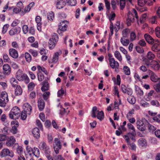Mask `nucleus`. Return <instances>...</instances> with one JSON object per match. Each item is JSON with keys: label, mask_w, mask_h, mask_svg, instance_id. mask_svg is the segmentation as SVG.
I'll list each match as a JSON object with an SVG mask.
<instances>
[{"label": "nucleus", "mask_w": 160, "mask_h": 160, "mask_svg": "<svg viewBox=\"0 0 160 160\" xmlns=\"http://www.w3.org/2000/svg\"><path fill=\"white\" fill-rule=\"evenodd\" d=\"M135 17L137 20L138 18L137 12L135 9H133L131 13L129 12L128 14V18L126 20V23L127 26L131 25V23L134 22V18Z\"/></svg>", "instance_id": "obj_1"}, {"label": "nucleus", "mask_w": 160, "mask_h": 160, "mask_svg": "<svg viewBox=\"0 0 160 160\" xmlns=\"http://www.w3.org/2000/svg\"><path fill=\"white\" fill-rule=\"evenodd\" d=\"M21 111L19 108L16 106L14 107L11 110L9 115V118L13 119H17L20 116Z\"/></svg>", "instance_id": "obj_2"}, {"label": "nucleus", "mask_w": 160, "mask_h": 160, "mask_svg": "<svg viewBox=\"0 0 160 160\" xmlns=\"http://www.w3.org/2000/svg\"><path fill=\"white\" fill-rule=\"evenodd\" d=\"M92 118H96L100 121H102L104 118V112L102 111H99L97 110L96 107H94L92 108Z\"/></svg>", "instance_id": "obj_3"}, {"label": "nucleus", "mask_w": 160, "mask_h": 160, "mask_svg": "<svg viewBox=\"0 0 160 160\" xmlns=\"http://www.w3.org/2000/svg\"><path fill=\"white\" fill-rule=\"evenodd\" d=\"M58 40V35L56 33H53L52 35V37L49 39V47L50 49H52L55 48Z\"/></svg>", "instance_id": "obj_4"}, {"label": "nucleus", "mask_w": 160, "mask_h": 160, "mask_svg": "<svg viewBox=\"0 0 160 160\" xmlns=\"http://www.w3.org/2000/svg\"><path fill=\"white\" fill-rule=\"evenodd\" d=\"M142 57L143 63L148 65L149 64L148 60H152L154 59L155 58V55L152 52L150 51L147 54V58L143 55H142Z\"/></svg>", "instance_id": "obj_5"}, {"label": "nucleus", "mask_w": 160, "mask_h": 160, "mask_svg": "<svg viewBox=\"0 0 160 160\" xmlns=\"http://www.w3.org/2000/svg\"><path fill=\"white\" fill-rule=\"evenodd\" d=\"M68 24V22L66 20H64L60 22L58 25V29L57 30L58 33H59V31L64 32L66 31Z\"/></svg>", "instance_id": "obj_6"}, {"label": "nucleus", "mask_w": 160, "mask_h": 160, "mask_svg": "<svg viewBox=\"0 0 160 160\" xmlns=\"http://www.w3.org/2000/svg\"><path fill=\"white\" fill-rule=\"evenodd\" d=\"M39 148L40 150L44 151L46 155L50 154L51 152L50 151V148L45 142H41L39 144Z\"/></svg>", "instance_id": "obj_7"}, {"label": "nucleus", "mask_w": 160, "mask_h": 160, "mask_svg": "<svg viewBox=\"0 0 160 160\" xmlns=\"http://www.w3.org/2000/svg\"><path fill=\"white\" fill-rule=\"evenodd\" d=\"M62 145L61 142L58 138H55L54 139V144L53 148L56 154L59 153V151L61 149Z\"/></svg>", "instance_id": "obj_8"}, {"label": "nucleus", "mask_w": 160, "mask_h": 160, "mask_svg": "<svg viewBox=\"0 0 160 160\" xmlns=\"http://www.w3.org/2000/svg\"><path fill=\"white\" fill-rule=\"evenodd\" d=\"M136 135L135 132H132L131 133H128L127 135H124L123 137L125 139L128 144H130V138L133 141H135V136Z\"/></svg>", "instance_id": "obj_9"}, {"label": "nucleus", "mask_w": 160, "mask_h": 160, "mask_svg": "<svg viewBox=\"0 0 160 160\" xmlns=\"http://www.w3.org/2000/svg\"><path fill=\"white\" fill-rule=\"evenodd\" d=\"M1 155L2 157L8 156L12 158L14 156V154L12 151L10 150L7 148H4L1 151Z\"/></svg>", "instance_id": "obj_10"}, {"label": "nucleus", "mask_w": 160, "mask_h": 160, "mask_svg": "<svg viewBox=\"0 0 160 160\" xmlns=\"http://www.w3.org/2000/svg\"><path fill=\"white\" fill-rule=\"evenodd\" d=\"M109 61L110 67L112 69H115V72L118 71L119 66L118 62L116 61L114 58L109 59Z\"/></svg>", "instance_id": "obj_11"}, {"label": "nucleus", "mask_w": 160, "mask_h": 160, "mask_svg": "<svg viewBox=\"0 0 160 160\" xmlns=\"http://www.w3.org/2000/svg\"><path fill=\"white\" fill-rule=\"evenodd\" d=\"M152 44V49L153 51L158 52L160 51V42L159 40H155Z\"/></svg>", "instance_id": "obj_12"}, {"label": "nucleus", "mask_w": 160, "mask_h": 160, "mask_svg": "<svg viewBox=\"0 0 160 160\" xmlns=\"http://www.w3.org/2000/svg\"><path fill=\"white\" fill-rule=\"evenodd\" d=\"M55 2L56 8L59 9L63 8L66 4L65 1L64 0H55Z\"/></svg>", "instance_id": "obj_13"}, {"label": "nucleus", "mask_w": 160, "mask_h": 160, "mask_svg": "<svg viewBox=\"0 0 160 160\" xmlns=\"http://www.w3.org/2000/svg\"><path fill=\"white\" fill-rule=\"evenodd\" d=\"M25 76L23 72L20 69L18 70L16 73V78L20 81H23Z\"/></svg>", "instance_id": "obj_14"}, {"label": "nucleus", "mask_w": 160, "mask_h": 160, "mask_svg": "<svg viewBox=\"0 0 160 160\" xmlns=\"http://www.w3.org/2000/svg\"><path fill=\"white\" fill-rule=\"evenodd\" d=\"M23 108L24 111L27 113L28 115H30L32 111V107L28 103H26L23 104Z\"/></svg>", "instance_id": "obj_15"}, {"label": "nucleus", "mask_w": 160, "mask_h": 160, "mask_svg": "<svg viewBox=\"0 0 160 160\" xmlns=\"http://www.w3.org/2000/svg\"><path fill=\"white\" fill-rule=\"evenodd\" d=\"M16 142V140L13 136L8 137L6 142V145L8 147L13 146Z\"/></svg>", "instance_id": "obj_16"}, {"label": "nucleus", "mask_w": 160, "mask_h": 160, "mask_svg": "<svg viewBox=\"0 0 160 160\" xmlns=\"http://www.w3.org/2000/svg\"><path fill=\"white\" fill-rule=\"evenodd\" d=\"M21 32V28L19 27L12 28L9 31V34L13 36L19 34Z\"/></svg>", "instance_id": "obj_17"}, {"label": "nucleus", "mask_w": 160, "mask_h": 160, "mask_svg": "<svg viewBox=\"0 0 160 160\" xmlns=\"http://www.w3.org/2000/svg\"><path fill=\"white\" fill-rule=\"evenodd\" d=\"M3 72L5 75H9L11 72L10 66L8 64H5L3 66Z\"/></svg>", "instance_id": "obj_18"}, {"label": "nucleus", "mask_w": 160, "mask_h": 160, "mask_svg": "<svg viewBox=\"0 0 160 160\" xmlns=\"http://www.w3.org/2000/svg\"><path fill=\"white\" fill-rule=\"evenodd\" d=\"M38 103L39 110L42 111L45 107V104L44 101L42 99H39L38 100Z\"/></svg>", "instance_id": "obj_19"}, {"label": "nucleus", "mask_w": 160, "mask_h": 160, "mask_svg": "<svg viewBox=\"0 0 160 160\" xmlns=\"http://www.w3.org/2000/svg\"><path fill=\"white\" fill-rule=\"evenodd\" d=\"M42 18L40 16H37L35 18V21L37 23V29L39 31H40L41 30V26L42 23L41 22V21Z\"/></svg>", "instance_id": "obj_20"}, {"label": "nucleus", "mask_w": 160, "mask_h": 160, "mask_svg": "<svg viewBox=\"0 0 160 160\" xmlns=\"http://www.w3.org/2000/svg\"><path fill=\"white\" fill-rule=\"evenodd\" d=\"M9 54L13 58H16L18 57V52L14 49H10L9 50Z\"/></svg>", "instance_id": "obj_21"}, {"label": "nucleus", "mask_w": 160, "mask_h": 160, "mask_svg": "<svg viewBox=\"0 0 160 160\" xmlns=\"http://www.w3.org/2000/svg\"><path fill=\"white\" fill-rule=\"evenodd\" d=\"M144 37L147 42L150 44H152L154 41L155 40L148 33L145 34L144 35Z\"/></svg>", "instance_id": "obj_22"}, {"label": "nucleus", "mask_w": 160, "mask_h": 160, "mask_svg": "<svg viewBox=\"0 0 160 160\" xmlns=\"http://www.w3.org/2000/svg\"><path fill=\"white\" fill-rule=\"evenodd\" d=\"M62 53L61 51L55 52L53 56L52 60V62L54 63H56L58 60L59 56L61 55Z\"/></svg>", "instance_id": "obj_23"}, {"label": "nucleus", "mask_w": 160, "mask_h": 160, "mask_svg": "<svg viewBox=\"0 0 160 160\" xmlns=\"http://www.w3.org/2000/svg\"><path fill=\"white\" fill-rule=\"evenodd\" d=\"M32 133L33 136L36 138L38 139L40 138L39 130L38 128H36L33 129L32 131Z\"/></svg>", "instance_id": "obj_24"}, {"label": "nucleus", "mask_w": 160, "mask_h": 160, "mask_svg": "<svg viewBox=\"0 0 160 160\" xmlns=\"http://www.w3.org/2000/svg\"><path fill=\"white\" fill-rule=\"evenodd\" d=\"M148 126L145 125L144 126L141 124V131L142 132V133H141V137H144L147 134V132L146 131L147 128Z\"/></svg>", "instance_id": "obj_25"}, {"label": "nucleus", "mask_w": 160, "mask_h": 160, "mask_svg": "<svg viewBox=\"0 0 160 160\" xmlns=\"http://www.w3.org/2000/svg\"><path fill=\"white\" fill-rule=\"evenodd\" d=\"M16 88L14 90V93L16 96H19L21 95L22 92V89L19 85L16 87Z\"/></svg>", "instance_id": "obj_26"}, {"label": "nucleus", "mask_w": 160, "mask_h": 160, "mask_svg": "<svg viewBox=\"0 0 160 160\" xmlns=\"http://www.w3.org/2000/svg\"><path fill=\"white\" fill-rule=\"evenodd\" d=\"M15 125L14 126H12L11 129V132L13 134H15L18 132V129L17 128L18 126L19 123L16 121L15 122Z\"/></svg>", "instance_id": "obj_27"}, {"label": "nucleus", "mask_w": 160, "mask_h": 160, "mask_svg": "<svg viewBox=\"0 0 160 160\" xmlns=\"http://www.w3.org/2000/svg\"><path fill=\"white\" fill-rule=\"evenodd\" d=\"M10 82L13 87L15 88L17 86H18V81L14 78H12L10 79Z\"/></svg>", "instance_id": "obj_28"}, {"label": "nucleus", "mask_w": 160, "mask_h": 160, "mask_svg": "<svg viewBox=\"0 0 160 160\" xmlns=\"http://www.w3.org/2000/svg\"><path fill=\"white\" fill-rule=\"evenodd\" d=\"M42 83L43 86L41 88V90L42 92H45L48 89V83L45 82H43Z\"/></svg>", "instance_id": "obj_29"}, {"label": "nucleus", "mask_w": 160, "mask_h": 160, "mask_svg": "<svg viewBox=\"0 0 160 160\" xmlns=\"http://www.w3.org/2000/svg\"><path fill=\"white\" fill-rule=\"evenodd\" d=\"M60 107L61 109L60 110L59 114L61 116V117H62V116L65 115V114L66 115L68 114V113L69 112V111H68V112L66 113L65 109L63 108L62 106H60Z\"/></svg>", "instance_id": "obj_30"}, {"label": "nucleus", "mask_w": 160, "mask_h": 160, "mask_svg": "<svg viewBox=\"0 0 160 160\" xmlns=\"http://www.w3.org/2000/svg\"><path fill=\"white\" fill-rule=\"evenodd\" d=\"M151 80L152 82H158L159 78L153 72H152L151 75Z\"/></svg>", "instance_id": "obj_31"}, {"label": "nucleus", "mask_w": 160, "mask_h": 160, "mask_svg": "<svg viewBox=\"0 0 160 160\" xmlns=\"http://www.w3.org/2000/svg\"><path fill=\"white\" fill-rule=\"evenodd\" d=\"M130 32V30L128 28L123 30L122 31V35L124 38H127Z\"/></svg>", "instance_id": "obj_32"}, {"label": "nucleus", "mask_w": 160, "mask_h": 160, "mask_svg": "<svg viewBox=\"0 0 160 160\" xmlns=\"http://www.w3.org/2000/svg\"><path fill=\"white\" fill-rule=\"evenodd\" d=\"M121 42L122 44L124 46H127L129 43V41L128 39H126L123 38H121Z\"/></svg>", "instance_id": "obj_33"}, {"label": "nucleus", "mask_w": 160, "mask_h": 160, "mask_svg": "<svg viewBox=\"0 0 160 160\" xmlns=\"http://www.w3.org/2000/svg\"><path fill=\"white\" fill-rule=\"evenodd\" d=\"M114 56L115 58L119 61H122V57L119 51H115L114 52Z\"/></svg>", "instance_id": "obj_34"}, {"label": "nucleus", "mask_w": 160, "mask_h": 160, "mask_svg": "<svg viewBox=\"0 0 160 160\" xmlns=\"http://www.w3.org/2000/svg\"><path fill=\"white\" fill-rule=\"evenodd\" d=\"M37 68L38 72H41V71H42L46 75H47L48 74V73L47 71L44 67H42L40 65H38Z\"/></svg>", "instance_id": "obj_35"}, {"label": "nucleus", "mask_w": 160, "mask_h": 160, "mask_svg": "<svg viewBox=\"0 0 160 160\" xmlns=\"http://www.w3.org/2000/svg\"><path fill=\"white\" fill-rule=\"evenodd\" d=\"M38 80L39 81H42L44 78V76L41 72H37Z\"/></svg>", "instance_id": "obj_36"}, {"label": "nucleus", "mask_w": 160, "mask_h": 160, "mask_svg": "<svg viewBox=\"0 0 160 160\" xmlns=\"http://www.w3.org/2000/svg\"><path fill=\"white\" fill-rule=\"evenodd\" d=\"M0 98L5 100L7 99L8 101V98L7 93L5 91H3L1 94Z\"/></svg>", "instance_id": "obj_37"}, {"label": "nucleus", "mask_w": 160, "mask_h": 160, "mask_svg": "<svg viewBox=\"0 0 160 160\" xmlns=\"http://www.w3.org/2000/svg\"><path fill=\"white\" fill-rule=\"evenodd\" d=\"M123 70L124 73L128 75L130 74V68L127 66H125L123 68Z\"/></svg>", "instance_id": "obj_38"}, {"label": "nucleus", "mask_w": 160, "mask_h": 160, "mask_svg": "<svg viewBox=\"0 0 160 160\" xmlns=\"http://www.w3.org/2000/svg\"><path fill=\"white\" fill-rule=\"evenodd\" d=\"M25 57L26 61L28 62H30L32 60V57L30 54L28 53L27 52L25 53Z\"/></svg>", "instance_id": "obj_39"}, {"label": "nucleus", "mask_w": 160, "mask_h": 160, "mask_svg": "<svg viewBox=\"0 0 160 160\" xmlns=\"http://www.w3.org/2000/svg\"><path fill=\"white\" fill-rule=\"evenodd\" d=\"M35 86V84L33 82L29 83L28 86V91H32L34 88Z\"/></svg>", "instance_id": "obj_40"}, {"label": "nucleus", "mask_w": 160, "mask_h": 160, "mask_svg": "<svg viewBox=\"0 0 160 160\" xmlns=\"http://www.w3.org/2000/svg\"><path fill=\"white\" fill-rule=\"evenodd\" d=\"M8 102L7 99L5 100L0 98V106L3 107H5Z\"/></svg>", "instance_id": "obj_41"}, {"label": "nucleus", "mask_w": 160, "mask_h": 160, "mask_svg": "<svg viewBox=\"0 0 160 160\" xmlns=\"http://www.w3.org/2000/svg\"><path fill=\"white\" fill-rule=\"evenodd\" d=\"M28 114L27 113L22 111L21 114V119L23 120H25L27 117Z\"/></svg>", "instance_id": "obj_42"}, {"label": "nucleus", "mask_w": 160, "mask_h": 160, "mask_svg": "<svg viewBox=\"0 0 160 160\" xmlns=\"http://www.w3.org/2000/svg\"><path fill=\"white\" fill-rule=\"evenodd\" d=\"M48 19L50 21H52L54 18V13L52 12H49L48 16Z\"/></svg>", "instance_id": "obj_43"}, {"label": "nucleus", "mask_w": 160, "mask_h": 160, "mask_svg": "<svg viewBox=\"0 0 160 160\" xmlns=\"http://www.w3.org/2000/svg\"><path fill=\"white\" fill-rule=\"evenodd\" d=\"M147 18V13H145L143 14L141 18V22H145Z\"/></svg>", "instance_id": "obj_44"}, {"label": "nucleus", "mask_w": 160, "mask_h": 160, "mask_svg": "<svg viewBox=\"0 0 160 160\" xmlns=\"http://www.w3.org/2000/svg\"><path fill=\"white\" fill-rule=\"evenodd\" d=\"M3 58L4 62H10V60L7 54H4L3 55Z\"/></svg>", "instance_id": "obj_45"}, {"label": "nucleus", "mask_w": 160, "mask_h": 160, "mask_svg": "<svg viewBox=\"0 0 160 160\" xmlns=\"http://www.w3.org/2000/svg\"><path fill=\"white\" fill-rule=\"evenodd\" d=\"M147 143L146 140L143 138H141V146L142 147H146L147 146Z\"/></svg>", "instance_id": "obj_46"}, {"label": "nucleus", "mask_w": 160, "mask_h": 160, "mask_svg": "<svg viewBox=\"0 0 160 160\" xmlns=\"http://www.w3.org/2000/svg\"><path fill=\"white\" fill-rule=\"evenodd\" d=\"M151 103L153 106L156 107H159L160 104L159 102L156 100H153L151 101Z\"/></svg>", "instance_id": "obj_47"}, {"label": "nucleus", "mask_w": 160, "mask_h": 160, "mask_svg": "<svg viewBox=\"0 0 160 160\" xmlns=\"http://www.w3.org/2000/svg\"><path fill=\"white\" fill-rule=\"evenodd\" d=\"M149 123L148 121L144 118H142V120L141 121V124L145 126V125L148 126Z\"/></svg>", "instance_id": "obj_48"}, {"label": "nucleus", "mask_w": 160, "mask_h": 160, "mask_svg": "<svg viewBox=\"0 0 160 160\" xmlns=\"http://www.w3.org/2000/svg\"><path fill=\"white\" fill-rule=\"evenodd\" d=\"M127 100L128 102L131 104H134L135 102V99L131 97H129L127 98Z\"/></svg>", "instance_id": "obj_49"}, {"label": "nucleus", "mask_w": 160, "mask_h": 160, "mask_svg": "<svg viewBox=\"0 0 160 160\" xmlns=\"http://www.w3.org/2000/svg\"><path fill=\"white\" fill-rule=\"evenodd\" d=\"M125 0H120V5L121 10H123L125 7Z\"/></svg>", "instance_id": "obj_50"}, {"label": "nucleus", "mask_w": 160, "mask_h": 160, "mask_svg": "<svg viewBox=\"0 0 160 160\" xmlns=\"http://www.w3.org/2000/svg\"><path fill=\"white\" fill-rule=\"evenodd\" d=\"M8 137V136L3 134H0V141H4L7 140Z\"/></svg>", "instance_id": "obj_51"}, {"label": "nucleus", "mask_w": 160, "mask_h": 160, "mask_svg": "<svg viewBox=\"0 0 160 160\" xmlns=\"http://www.w3.org/2000/svg\"><path fill=\"white\" fill-rule=\"evenodd\" d=\"M9 26V25L8 24H5L3 26L2 31V32L3 34H5Z\"/></svg>", "instance_id": "obj_52"}, {"label": "nucleus", "mask_w": 160, "mask_h": 160, "mask_svg": "<svg viewBox=\"0 0 160 160\" xmlns=\"http://www.w3.org/2000/svg\"><path fill=\"white\" fill-rule=\"evenodd\" d=\"M148 126V127L149 130L150 132H153L157 129L155 127L151 124H149Z\"/></svg>", "instance_id": "obj_53"}, {"label": "nucleus", "mask_w": 160, "mask_h": 160, "mask_svg": "<svg viewBox=\"0 0 160 160\" xmlns=\"http://www.w3.org/2000/svg\"><path fill=\"white\" fill-rule=\"evenodd\" d=\"M36 97V92L34 91L32 92L30 94L29 98L32 100H34Z\"/></svg>", "instance_id": "obj_54"}, {"label": "nucleus", "mask_w": 160, "mask_h": 160, "mask_svg": "<svg viewBox=\"0 0 160 160\" xmlns=\"http://www.w3.org/2000/svg\"><path fill=\"white\" fill-rule=\"evenodd\" d=\"M50 95V93L49 92H46L43 94L42 97L45 100H47Z\"/></svg>", "instance_id": "obj_55"}, {"label": "nucleus", "mask_w": 160, "mask_h": 160, "mask_svg": "<svg viewBox=\"0 0 160 160\" xmlns=\"http://www.w3.org/2000/svg\"><path fill=\"white\" fill-rule=\"evenodd\" d=\"M36 122L37 125L38 127L42 131L43 130V126L42 123H41L40 121L38 119L36 120Z\"/></svg>", "instance_id": "obj_56"}, {"label": "nucleus", "mask_w": 160, "mask_h": 160, "mask_svg": "<svg viewBox=\"0 0 160 160\" xmlns=\"http://www.w3.org/2000/svg\"><path fill=\"white\" fill-rule=\"evenodd\" d=\"M158 17L156 16H153L150 20V21L152 24L156 23H157L156 20Z\"/></svg>", "instance_id": "obj_57"}, {"label": "nucleus", "mask_w": 160, "mask_h": 160, "mask_svg": "<svg viewBox=\"0 0 160 160\" xmlns=\"http://www.w3.org/2000/svg\"><path fill=\"white\" fill-rule=\"evenodd\" d=\"M156 35V36L160 38V28L159 27H157L155 29Z\"/></svg>", "instance_id": "obj_58"}, {"label": "nucleus", "mask_w": 160, "mask_h": 160, "mask_svg": "<svg viewBox=\"0 0 160 160\" xmlns=\"http://www.w3.org/2000/svg\"><path fill=\"white\" fill-rule=\"evenodd\" d=\"M29 52L31 53L32 55L34 57H36L38 54V52L36 50H34L32 49H30L29 50Z\"/></svg>", "instance_id": "obj_59"}, {"label": "nucleus", "mask_w": 160, "mask_h": 160, "mask_svg": "<svg viewBox=\"0 0 160 160\" xmlns=\"http://www.w3.org/2000/svg\"><path fill=\"white\" fill-rule=\"evenodd\" d=\"M10 130L8 127H5L2 130L3 132L5 134H8Z\"/></svg>", "instance_id": "obj_60"}, {"label": "nucleus", "mask_w": 160, "mask_h": 160, "mask_svg": "<svg viewBox=\"0 0 160 160\" xmlns=\"http://www.w3.org/2000/svg\"><path fill=\"white\" fill-rule=\"evenodd\" d=\"M154 88L157 92H160V85L156 84L154 85Z\"/></svg>", "instance_id": "obj_61"}, {"label": "nucleus", "mask_w": 160, "mask_h": 160, "mask_svg": "<svg viewBox=\"0 0 160 160\" xmlns=\"http://www.w3.org/2000/svg\"><path fill=\"white\" fill-rule=\"evenodd\" d=\"M64 92L62 89H61L59 90L57 93V96L58 97H60L62 96L64 94Z\"/></svg>", "instance_id": "obj_62"}, {"label": "nucleus", "mask_w": 160, "mask_h": 160, "mask_svg": "<svg viewBox=\"0 0 160 160\" xmlns=\"http://www.w3.org/2000/svg\"><path fill=\"white\" fill-rule=\"evenodd\" d=\"M55 160H65L61 155H56L55 156Z\"/></svg>", "instance_id": "obj_63"}, {"label": "nucleus", "mask_w": 160, "mask_h": 160, "mask_svg": "<svg viewBox=\"0 0 160 160\" xmlns=\"http://www.w3.org/2000/svg\"><path fill=\"white\" fill-rule=\"evenodd\" d=\"M153 120L156 122H160V115H158L153 118Z\"/></svg>", "instance_id": "obj_64"}]
</instances>
